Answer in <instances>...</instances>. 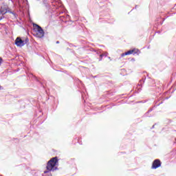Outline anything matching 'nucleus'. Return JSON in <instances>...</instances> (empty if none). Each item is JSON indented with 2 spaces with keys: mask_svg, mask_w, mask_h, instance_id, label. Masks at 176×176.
<instances>
[{
  "mask_svg": "<svg viewBox=\"0 0 176 176\" xmlns=\"http://www.w3.org/2000/svg\"><path fill=\"white\" fill-rule=\"evenodd\" d=\"M50 3L56 9V13L53 14H55L56 16H59V20L60 21H63V23H67V19L69 18V15L67 14H64V12L61 10L60 8H58V0H50Z\"/></svg>",
  "mask_w": 176,
  "mask_h": 176,
  "instance_id": "nucleus-1",
  "label": "nucleus"
},
{
  "mask_svg": "<svg viewBox=\"0 0 176 176\" xmlns=\"http://www.w3.org/2000/svg\"><path fill=\"white\" fill-rule=\"evenodd\" d=\"M58 157H54L51 158L47 163L46 170L44 171V174L54 172L58 170Z\"/></svg>",
  "mask_w": 176,
  "mask_h": 176,
  "instance_id": "nucleus-2",
  "label": "nucleus"
},
{
  "mask_svg": "<svg viewBox=\"0 0 176 176\" xmlns=\"http://www.w3.org/2000/svg\"><path fill=\"white\" fill-rule=\"evenodd\" d=\"M33 30L36 32V36L37 38H43L45 36V30L39 25L33 23Z\"/></svg>",
  "mask_w": 176,
  "mask_h": 176,
  "instance_id": "nucleus-3",
  "label": "nucleus"
},
{
  "mask_svg": "<svg viewBox=\"0 0 176 176\" xmlns=\"http://www.w3.org/2000/svg\"><path fill=\"white\" fill-rule=\"evenodd\" d=\"M30 39H28V37L25 38L24 40L21 39L20 37H17L15 40V45L18 47H23V46H24V45H27Z\"/></svg>",
  "mask_w": 176,
  "mask_h": 176,
  "instance_id": "nucleus-4",
  "label": "nucleus"
},
{
  "mask_svg": "<svg viewBox=\"0 0 176 176\" xmlns=\"http://www.w3.org/2000/svg\"><path fill=\"white\" fill-rule=\"evenodd\" d=\"M159 167H162V161L159 159L154 160L152 163L151 169L156 170V168H159Z\"/></svg>",
  "mask_w": 176,
  "mask_h": 176,
  "instance_id": "nucleus-5",
  "label": "nucleus"
},
{
  "mask_svg": "<svg viewBox=\"0 0 176 176\" xmlns=\"http://www.w3.org/2000/svg\"><path fill=\"white\" fill-rule=\"evenodd\" d=\"M140 54V50H137L135 51V49H133V50H131L128 52H126L124 53H122L121 54V57H124V56H130V54Z\"/></svg>",
  "mask_w": 176,
  "mask_h": 176,
  "instance_id": "nucleus-6",
  "label": "nucleus"
},
{
  "mask_svg": "<svg viewBox=\"0 0 176 176\" xmlns=\"http://www.w3.org/2000/svg\"><path fill=\"white\" fill-rule=\"evenodd\" d=\"M5 13H6V10H3V6H0V21L3 19H9V16L5 15Z\"/></svg>",
  "mask_w": 176,
  "mask_h": 176,
  "instance_id": "nucleus-7",
  "label": "nucleus"
},
{
  "mask_svg": "<svg viewBox=\"0 0 176 176\" xmlns=\"http://www.w3.org/2000/svg\"><path fill=\"white\" fill-rule=\"evenodd\" d=\"M145 80H146V77H143L139 82L138 83V86L140 88L138 89V93H140V91H141V90H142V85H144V83H145Z\"/></svg>",
  "mask_w": 176,
  "mask_h": 176,
  "instance_id": "nucleus-8",
  "label": "nucleus"
},
{
  "mask_svg": "<svg viewBox=\"0 0 176 176\" xmlns=\"http://www.w3.org/2000/svg\"><path fill=\"white\" fill-rule=\"evenodd\" d=\"M3 10H6L5 16H6V13H10V14H13L14 17H15V18L17 17V14H16L13 11H10V10H8V6H3Z\"/></svg>",
  "mask_w": 176,
  "mask_h": 176,
  "instance_id": "nucleus-9",
  "label": "nucleus"
},
{
  "mask_svg": "<svg viewBox=\"0 0 176 176\" xmlns=\"http://www.w3.org/2000/svg\"><path fill=\"white\" fill-rule=\"evenodd\" d=\"M152 111H153V108H150L148 111L143 116L144 118H152L151 115H148L149 113H151V112H152Z\"/></svg>",
  "mask_w": 176,
  "mask_h": 176,
  "instance_id": "nucleus-10",
  "label": "nucleus"
},
{
  "mask_svg": "<svg viewBox=\"0 0 176 176\" xmlns=\"http://www.w3.org/2000/svg\"><path fill=\"white\" fill-rule=\"evenodd\" d=\"M160 100H162V98H160L158 101H160ZM158 101H155L154 103L155 104V105L154 107H159V105H162V104H163V100H162L161 102H160L158 104Z\"/></svg>",
  "mask_w": 176,
  "mask_h": 176,
  "instance_id": "nucleus-11",
  "label": "nucleus"
},
{
  "mask_svg": "<svg viewBox=\"0 0 176 176\" xmlns=\"http://www.w3.org/2000/svg\"><path fill=\"white\" fill-rule=\"evenodd\" d=\"M99 57H100L99 61H102V58L104 57V54H100L99 55Z\"/></svg>",
  "mask_w": 176,
  "mask_h": 176,
  "instance_id": "nucleus-12",
  "label": "nucleus"
},
{
  "mask_svg": "<svg viewBox=\"0 0 176 176\" xmlns=\"http://www.w3.org/2000/svg\"><path fill=\"white\" fill-rule=\"evenodd\" d=\"M43 176H53V175H52V173H50V172H49L48 173H44L43 175Z\"/></svg>",
  "mask_w": 176,
  "mask_h": 176,
  "instance_id": "nucleus-13",
  "label": "nucleus"
},
{
  "mask_svg": "<svg viewBox=\"0 0 176 176\" xmlns=\"http://www.w3.org/2000/svg\"><path fill=\"white\" fill-rule=\"evenodd\" d=\"M2 63H3V59L2 58V57H0V67L2 65Z\"/></svg>",
  "mask_w": 176,
  "mask_h": 176,
  "instance_id": "nucleus-14",
  "label": "nucleus"
},
{
  "mask_svg": "<svg viewBox=\"0 0 176 176\" xmlns=\"http://www.w3.org/2000/svg\"><path fill=\"white\" fill-rule=\"evenodd\" d=\"M96 54H98L100 56L101 54V51L96 50Z\"/></svg>",
  "mask_w": 176,
  "mask_h": 176,
  "instance_id": "nucleus-15",
  "label": "nucleus"
},
{
  "mask_svg": "<svg viewBox=\"0 0 176 176\" xmlns=\"http://www.w3.org/2000/svg\"><path fill=\"white\" fill-rule=\"evenodd\" d=\"M103 54L104 57H108V52H104Z\"/></svg>",
  "mask_w": 176,
  "mask_h": 176,
  "instance_id": "nucleus-16",
  "label": "nucleus"
},
{
  "mask_svg": "<svg viewBox=\"0 0 176 176\" xmlns=\"http://www.w3.org/2000/svg\"><path fill=\"white\" fill-rule=\"evenodd\" d=\"M137 8H138V5H136V6H135V8H134L132 10H134V9H137Z\"/></svg>",
  "mask_w": 176,
  "mask_h": 176,
  "instance_id": "nucleus-17",
  "label": "nucleus"
},
{
  "mask_svg": "<svg viewBox=\"0 0 176 176\" xmlns=\"http://www.w3.org/2000/svg\"><path fill=\"white\" fill-rule=\"evenodd\" d=\"M92 52H94V53H96L97 50L92 49Z\"/></svg>",
  "mask_w": 176,
  "mask_h": 176,
  "instance_id": "nucleus-18",
  "label": "nucleus"
},
{
  "mask_svg": "<svg viewBox=\"0 0 176 176\" xmlns=\"http://www.w3.org/2000/svg\"><path fill=\"white\" fill-rule=\"evenodd\" d=\"M92 78H98V76H92Z\"/></svg>",
  "mask_w": 176,
  "mask_h": 176,
  "instance_id": "nucleus-19",
  "label": "nucleus"
},
{
  "mask_svg": "<svg viewBox=\"0 0 176 176\" xmlns=\"http://www.w3.org/2000/svg\"><path fill=\"white\" fill-rule=\"evenodd\" d=\"M0 90H3V87L0 85Z\"/></svg>",
  "mask_w": 176,
  "mask_h": 176,
  "instance_id": "nucleus-20",
  "label": "nucleus"
},
{
  "mask_svg": "<svg viewBox=\"0 0 176 176\" xmlns=\"http://www.w3.org/2000/svg\"><path fill=\"white\" fill-rule=\"evenodd\" d=\"M155 129V124L152 126L151 129Z\"/></svg>",
  "mask_w": 176,
  "mask_h": 176,
  "instance_id": "nucleus-21",
  "label": "nucleus"
},
{
  "mask_svg": "<svg viewBox=\"0 0 176 176\" xmlns=\"http://www.w3.org/2000/svg\"><path fill=\"white\" fill-rule=\"evenodd\" d=\"M58 43H60V41H56V44L58 45Z\"/></svg>",
  "mask_w": 176,
  "mask_h": 176,
  "instance_id": "nucleus-22",
  "label": "nucleus"
},
{
  "mask_svg": "<svg viewBox=\"0 0 176 176\" xmlns=\"http://www.w3.org/2000/svg\"><path fill=\"white\" fill-rule=\"evenodd\" d=\"M141 102H142V101L138 102V104H141Z\"/></svg>",
  "mask_w": 176,
  "mask_h": 176,
  "instance_id": "nucleus-23",
  "label": "nucleus"
},
{
  "mask_svg": "<svg viewBox=\"0 0 176 176\" xmlns=\"http://www.w3.org/2000/svg\"><path fill=\"white\" fill-rule=\"evenodd\" d=\"M157 34H160V31H157Z\"/></svg>",
  "mask_w": 176,
  "mask_h": 176,
  "instance_id": "nucleus-24",
  "label": "nucleus"
},
{
  "mask_svg": "<svg viewBox=\"0 0 176 176\" xmlns=\"http://www.w3.org/2000/svg\"><path fill=\"white\" fill-rule=\"evenodd\" d=\"M108 58H109V60H111V57L109 56Z\"/></svg>",
  "mask_w": 176,
  "mask_h": 176,
  "instance_id": "nucleus-25",
  "label": "nucleus"
},
{
  "mask_svg": "<svg viewBox=\"0 0 176 176\" xmlns=\"http://www.w3.org/2000/svg\"><path fill=\"white\" fill-rule=\"evenodd\" d=\"M166 100H168V98H166Z\"/></svg>",
  "mask_w": 176,
  "mask_h": 176,
  "instance_id": "nucleus-26",
  "label": "nucleus"
},
{
  "mask_svg": "<svg viewBox=\"0 0 176 176\" xmlns=\"http://www.w3.org/2000/svg\"><path fill=\"white\" fill-rule=\"evenodd\" d=\"M175 6H176V4L175 5Z\"/></svg>",
  "mask_w": 176,
  "mask_h": 176,
  "instance_id": "nucleus-27",
  "label": "nucleus"
},
{
  "mask_svg": "<svg viewBox=\"0 0 176 176\" xmlns=\"http://www.w3.org/2000/svg\"><path fill=\"white\" fill-rule=\"evenodd\" d=\"M0 176H2V175H0Z\"/></svg>",
  "mask_w": 176,
  "mask_h": 176,
  "instance_id": "nucleus-28",
  "label": "nucleus"
}]
</instances>
